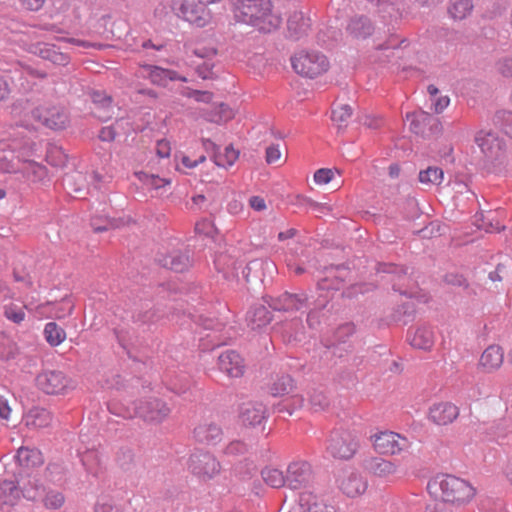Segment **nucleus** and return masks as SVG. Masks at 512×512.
Listing matches in <instances>:
<instances>
[{
  "instance_id": "obj_26",
  "label": "nucleus",
  "mask_w": 512,
  "mask_h": 512,
  "mask_svg": "<svg viewBox=\"0 0 512 512\" xmlns=\"http://www.w3.org/2000/svg\"><path fill=\"white\" fill-rule=\"evenodd\" d=\"M14 459L19 466L18 476H21L24 470L37 467L43 463L40 450L24 446L17 450Z\"/></svg>"
},
{
  "instance_id": "obj_62",
  "label": "nucleus",
  "mask_w": 512,
  "mask_h": 512,
  "mask_svg": "<svg viewBox=\"0 0 512 512\" xmlns=\"http://www.w3.org/2000/svg\"><path fill=\"white\" fill-rule=\"evenodd\" d=\"M497 71L506 78H512V55L504 56L496 63Z\"/></svg>"
},
{
  "instance_id": "obj_45",
  "label": "nucleus",
  "mask_w": 512,
  "mask_h": 512,
  "mask_svg": "<svg viewBox=\"0 0 512 512\" xmlns=\"http://www.w3.org/2000/svg\"><path fill=\"white\" fill-rule=\"evenodd\" d=\"M134 175L145 187L154 190H159L171 184L170 179L161 178L158 175L148 174L144 171H137Z\"/></svg>"
},
{
  "instance_id": "obj_16",
  "label": "nucleus",
  "mask_w": 512,
  "mask_h": 512,
  "mask_svg": "<svg viewBox=\"0 0 512 512\" xmlns=\"http://www.w3.org/2000/svg\"><path fill=\"white\" fill-rule=\"evenodd\" d=\"M295 512H337V508L330 499L305 491L299 495Z\"/></svg>"
},
{
  "instance_id": "obj_10",
  "label": "nucleus",
  "mask_w": 512,
  "mask_h": 512,
  "mask_svg": "<svg viewBox=\"0 0 512 512\" xmlns=\"http://www.w3.org/2000/svg\"><path fill=\"white\" fill-rule=\"evenodd\" d=\"M376 452L383 455H397L410 447V441L393 431H381L371 436Z\"/></svg>"
},
{
  "instance_id": "obj_44",
  "label": "nucleus",
  "mask_w": 512,
  "mask_h": 512,
  "mask_svg": "<svg viewBox=\"0 0 512 512\" xmlns=\"http://www.w3.org/2000/svg\"><path fill=\"white\" fill-rule=\"evenodd\" d=\"M472 10V0H451L448 13L453 19L462 20L466 18Z\"/></svg>"
},
{
  "instance_id": "obj_63",
  "label": "nucleus",
  "mask_w": 512,
  "mask_h": 512,
  "mask_svg": "<svg viewBox=\"0 0 512 512\" xmlns=\"http://www.w3.org/2000/svg\"><path fill=\"white\" fill-rule=\"evenodd\" d=\"M213 68L214 62L212 60L203 61L202 64L196 65V73L203 80L213 79L215 76Z\"/></svg>"
},
{
  "instance_id": "obj_2",
  "label": "nucleus",
  "mask_w": 512,
  "mask_h": 512,
  "mask_svg": "<svg viewBox=\"0 0 512 512\" xmlns=\"http://www.w3.org/2000/svg\"><path fill=\"white\" fill-rule=\"evenodd\" d=\"M234 16L238 22L263 33L276 30L282 23L281 15L273 10L271 0H236Z\"/></svg>"
},
{
  "instance_id": "obj_3",
  "label": "nucleus",
  "mask_w": 512,
  "mask_h": 512,
  "mask_svg": "<svg viewBox=\"0 0 512 512\" xmlns=\"http://www.w3.org/2000/svg\"><path fill=\"white\" fill-rule=\"evenodd\" d=\"M108 409L117 416L126 419L139 417L144 422L151 424L163 422L171 412L167 403L156 397L143 398L132 405L112 400L108 403Z\"/></svg>"
},
{
  "instance_id": "obj_24",
  "label": "nucleus",
  "mask_w": 512,
  "mask_h": 512,
  "mask_svg": "<svg viewBox=\"0 0 512 512\" xmlns=\"http://www.w3.org/2000/svg\"><path fill=\"white\" fill-rule=\"evenodd\" d=\"M266 406L262 402L248 401L242 403L239 418L244 425L256 426L266 419Z\"/></svg>"
},
{
  "instance_id": "obj_53",
  "label": "nucleus",
  "mask_w": 512,
  "mask_h": 512,
  "mask_svg": "<svg viewBox=\"0 0 512 512\" xmlns=\"http://www.w3.org/2000/svg\"><path fill=\"white\" fill-rule=\"evenodd\" d=\"M4 316L9 321L20 324L25 319L24 308L17 304L9 303L4 306Z\"/></svg>"
},
{
  "instance_id": "obj_59",
  "label": "nucleus",
  "mask_w": 512,
  "mask_h": 512,
  "mask_svg": "<svg viewBox=\"0 0 512 512\" xmlns=\"http://www.w3.org/2000/svg\"><path fill=\"white\" fill-rule=\"evenodd\" d=\"M95 512H122L121 508L109 497H100L95 505Z\"/></svg>"
},
{
  "instance_id": "obj_46",
  "label": "nucleus",
  "mask_w": 512,
  "mask_h": 512,
  "mask_svg": "<svg viewBox=\"0 0 512 512\" xmlns=\"http://www.w3.org/2000/svg\"><path fill=\"white\" fill-rule=\"evenodd\" d=\"M68 159L67 154L62 147L57 144L50 143L46 150V160L54 167H62L66 164Z\"/></svg>"
},
{
  "instance_id": "obj_39",
  "label": "nucleus",
  "mask_w": 512,
  "mask_h": 512,
  "mask_svg": "<svg viewBox=\"0 0 512 512\" xmlns=\"http://www.w3.org/2000/svg\"><path fill=\"white\" fill-rule=\"evenodd\" d=\"M347 273L343 267H331L328 269V276L318 282V287L321 290H339L342 282V276Z\"/></svg>"
},
{
  "instance_id": "obj_34",
  "label": "nucleus",
  "mask_w": 512,
  "mask_h": 512,
  "mask_svg": "<svg viewBox=\"0 0 512 512\" xmlns=\"http://www.w3.org/2000/svg\"><path fill=\"white\" fill-rule=\"evenodd\" d=\"M159 263L175 272H183L190 265L189 256L181 251H173L159 259Z\"/></svg>"
},
{
  "instance_id": "obj_48",
  "label": "nucleus",
  "mask_w": 512,
  "mask_h": 512,
  "mask_svg": "<svg viewBox=\"0 0 512 512\" xmlns=\"http://www.w3.org/2000/svg\"><path fill=\"white\" fill-rule=\"evenodd\" d=\"M352 116V108L348 104H335L332 108L331 119L339 128L347 126Z\"/></svg>"
},
{
  "instance_id": "obj_43",
  "label": "nucleus",
  "mask_w": 512,
  "mask_h": 512,
  "mask_svg": "<svg viewBox=\"0 0 512 512\" xmlns=\"http://www.w3.org/2000/svg\"><path fill=\"white\" fill-rule=\"evenodd\" d=\"M67 468L61 462L49 463L45 469V478L54 485H62L66 481Z\"/></svg>"
},
{
  "instance_id": "obj_1",
  "label": "nucleus",
  "mask_w": 512,
  "mask_h": 512,
  "mask_svg": "<svg viewBox=\"0 0 512 512\" xmlns=\"http://www.w3.org/2000/svg\"><path fill=\"white\" fill-rule=\"evenodd\" d=\"M33 131L25 121L12 128L7 139L0 140V150H10V155L0 156V171L5 173H22L27 181L37 184L43 183L48 176L47 168L31 160L36 149V144L28 134Z\"/></svg>"
},
{
  "instance_id": "obj_47",
  "label": "nucleus",
  "mask_w": 512,
  "mask_h": 512,
  "mask_svg": "<svg viewBox=\"0 0 512 512\" xmlns=\"http://www.w3.org/2000/svg\"><path fill=\"white\" fill-rule=\"evenodd\" d=\"M261 476L264 482L272 488L286 487L285 475L276 468H264L261 471Z\"/></svg>"
},
{
  "instance_id": "obj_61",
  "label": "nucleus",
  "mask_w": 512,
  "mask_h": 512,
  "mask_svg": "<svg viewBox=\"0 0 512 512\" xmlns=\"http://www.w3.org/2000/svg\"><path fill=\"white\" fill-rule=\"evenodd\" d=\"M216 231L214 223L206 218L201 219L195 224V232L198 235L212 237Z\"/></svg>"
},
{
  "instance_id": "obj_28",
  "label": "nucleus",
  "mask_w": 512,
  "mask_h": 512,
  "mask_svg": "<svg viewBox=\"0 0 512 512\" xmlns=\"http://www.w3.org/2000/svg\"><path fill=\"white\" fill-rule=\"evenodd\" d=\"M92 103L94 105L93 115L100 121H108L114 113L111 96L103 91H93L91 94Z\"/></svg>"
},
{
  "instance_id": "obj_49",
  "label": "nucleus",
  "mask_w": 512,
  "mask_h": 512,
  "mask_svg": "<svg viewBox=\"0 0 512 512\" xmlns=\"http://www.w3.org/2000/svg\"><path fill=\"white\" fill-rule=\"evenodd\" d=\"M42 496L43 506L49 510L60 509L65 502V497L63 493L60 491L52 489H49L47 491L45 490Z\"/></svg>"
},
{
  "instance_id": "obj_11",
  "label": "nucleus",
  "mask_w": 512,
  "mask_h": 512,
  "mask_svg": "<svg viewBox=\"0 0 512 512\" xmlns=\"http://www.w3.org/2000/svg\"><path fill=\"white\" fill-rule=\"evenodd\" d=\"M24 308L34 311L39 317L62 319L72 314L74 301L72 296H65L59 302H46L34 305L33 301L27 300Z\"/></svg>"
},
{
  "instance_id": "obj_8",
  "label": "nucleus",
  "mask_w": 512,
  "mask_h": 512,
  "mask_svg": "<svg viewBox=\"0 0 512 512\" xmlns=\"http://www.w3.org/2000/svg\"><path fill=\"white\" fill-rule=\"evenodd\" d=\"M31 116L52 130L64 129L69 122V116L64 107L49 103L33 108Z\"/></svg>"
},
{
  "instance_id": "obj_41",
  "label": "nucleus",
  "mask_w": 512,
  "mask_h": 512,
  "mask_svg": "<svg viewBox=\"0 0 512 512\" xmlns=\"http://www.w3.org/2000/svg\"><path fill=\"white\" fill-rule=\"evenodd\" d=\"M348 31L355 37L366 38L372 34L373 26L369 18L359 16L351 19L348 25Z\"/></svg>"
},
{
  "instance_id": "obj_36",
  "label": "nucleus",
  "mask_w": 512,
  "mask_h": 512,
  "mask_svg": "<svg viewBox=\"0 0 512 512\" xmlns=\"http://www.w3.org/2000/svg\"><path fill=\"white\" fill-rule=\"evenodd\" d=\"M407 120L410 122V130L421 136L427 135V126L434 121L430 114L420 111L414 113H408L406 115Z\"/></svg>"
},
{
  "instance_id": "obj_23",
  "label": "nucleus",
  "mask_w": 512,
  "mask_h": 512,
  "mask_svg": "<svg viewBox=\"0 0 512 512\" xmlns=\"http://www.w3.org/2000/svg\"><path fill=\"white\" fill-rule=\"evenodd\" d=\"M218 367L222 372L234 378L241 377L245 371L243 358L234 350H226L219 355Z\"/></svg>"
},
{
  "instance_id": "obj_25",
  "label": "nucleus",
  "mask_w": 512,
  "mask_h": 512,
  "mask_svg": "<svg viewBox=\"0 0 512 512\" xmlns=\"http://www.w3.org/2000/svg\"><path fill=\"white\" fill-rule=\"evenodd\" d=\"M435 334L433 328L428 325H420L415 329H409L407 341L409 344L420 350H430L434 345Z\"/></svg>"
},
{
  "instance_id": "obj_15",
  "label": "nucleus",
  "mask_w": 512,
  "mask_h": 512,
  "mask_svg": "<svg viewBox=\"0 0 512 512\" xmlns=\"http://www.w3.org/2000/svg\"><path fill=\"white\" fill-rule=\"evenodd\" d=\"M311 479V466L304 460L291 462L285 473L286 487L291 490L305 488Z\"/></svg>"
},
{
  "instance_id": "obj_37",
  "label": "nucleus",
  "mask_w": 512,
  "mask_h": 512,
  "mask_svg": "<svg viewBox=\"0 0 512 512\" xmlns=\"http://www.w3.org/2000/svg\"><path fill=\"white\" fill-rule=\"evenodd\" d=\"M191 8L186 22L199 28L205 27L210 23L212 16L207 6L194 2Z\"/></svg>"
},
{
  "instance_id": "obj_51",
  "label": "nucleus",
  "mask_w": 512,
  "mask_h": 512,
  "mask_svg": "<svg viewBox=\"0 0 512 512\" xmlns=\"http://www.w3.org/2000/svg\"><path fill=\"white\" fill-rule=\"evenodd\" d=\"M304 405V397L299 394H294L286 399H284L281 403L275 406V409L281 412H287L289 415H292L294 411L300 409Z\"/></svg>"
},
{
  "instance_id": "obj_58",
  "label": "nucleus",
  "mask_w": 512,
  "mask_h": 512,
  "mask_svg": "<svg viewBox=\"0 0 512 512\" xmlns=\"http://www.w3.org/2000/svg\"><path fill=\"white\" fill-rule=\"evenodd\" d=\"M238 158V152L231 146L225 148L223 155L215 156V163L218 166H232Z\"/></svg>"
},
{
  "instance_id": "obj_6",
  "label": "nucleus",
  "mask_w": 512,
  "mask_h": 512,
  "mask_svg": "<svg viewBox=\"0 0 512 512\" xmlns=\"http://www.w3.org/2000/svg\"><path fill=\"white\" fill-rule=\"evenodd\" d=\"M357 449L358 440L353 432L343 429L331 432L327 451L334 458L348 460L354 456Z\"/></svg>"
},
{
  "instance_id": "obj_60",
  "label": "nucleus",
  "mask_w": 512,
  "mask_h": 512,
  "mask_svg": "<svg viewBox=\"0 0 512 512\" xmlns=\"http://www.w3.org/2000/svg\"><path fill=\"white\" fill-rule=\"evenodd\" d=\"M182 94L188 98L195 99L197 102L203 103H209L213 98V94L209 91H200L190 88H185Z\"/></svg>"
},
{
  "instance_id": "obj_5",
  "label": "nucleus",
  "mask_w": 512,
  "mask_h": 512,
  "mask_svg": "<svg viewBox=\"0 0 512 512\" xmlns=\"http://www.w3.org/2000/svg\"><path fill=\"white\" fill-rule=\"evenodd\" d=\"M294 71L307 78H316L329 68L327 57L317 51H301L291 58Z\"/></svg>"
},
{
  "instance_id": "obj_55",
  "label": "nucleus",
  "mask_w": 512,
  "mask_h": 512,
  "mask_svg": "<svg viewBox=\"0 0 512 512\" xmlns=\"http://www.w3.org/2000/svg\"><path fill=\"white\" fill-rule=\"evenodd\" d=\"M495 123L510 138H512V112L500 111L495 116Z\"/></svg>"
},
{
  "instance_id": "obj_56",
  "label": "nucleus",
  "mask_w": 512,
  "mask_h": 512,
  "mask_svg": "<svg viewBox=\"0 0 512 512\" xmlns=\"http://www.w3.org/2000/svg\"><path fill=\"white\" fill-rule=\"evenodd\" d=\"M30 103L27 98H19L15 100L11 105V115L15 118L24 117L26 118L28 114H31Z\"/></svg>"
},
{
  "instance_id": "obj_14",
  "label": "nucleus",
  "mask_w": 512,
  "mask_h": 512,
  "mask_svg": "<svg viewBox=\"0 0 512 512\" xmlns=\"http://www.w3.org/2000/svg\"><path fill=\"white\" fill-rule=\"evenodd\" d=\"M475 142L487 161L494 162L502 158L504 142L495 132L481 130L476 134Z\"/></svg>"
},
{
  "instance_id": "obj_52",
  "label": "nucleus",
  "mask_w": 512,
  "mask_h": 512,
  "mask_svg": "<svg viewBox=\"0 0 512 512\" xmlns=\"http://www.w3.org/2000/svg\"><path fill=\"white\" fill-rule=\"evenodd\" d=\"M190 385V380L185 373L171 377L168 382V388L178 395L185 394L190 389Z\"/></svg>"
},
{
  "instance_id": "obj_17",
  "label": "nucleus",
  "mask_w": 512,
  "mask_h": 512,
  "mask_svg": "<svg viewBox=\"0 0 512 512\" xmlns=\"http://www.w3.org/2000/svg\"><path fill=\"white\" fill-rule=\"evenodd\" d=\"M269 306L276 311H299L307 308L308 297L305 293L284 292L276 298H271Z\"/></svg>"
},
{
  "instance_id": "obj_30",
  "label": "nucleus",
  "mask_w": 512,
  "mask_h": 512,
  "mask_svg": "<svg viewBox=\"0 0 512 512\" xmlns=\"http://www.w3.org/2000/svg\"><path fill=\"white\" fill-rule=\"evenodd\" d=\"M503 360L502 348L498 345H490L481 354L479 365L485 372H492L501 367Z\"/></svg>"
},
{
  "instance_id": "obj_21",
  "label": "nucleus",
  "mask_w": 512,
  "mask_h": 512,
  "mask_svg": "<svg viewBox=\"0 0 512 512\" xmlns=\"http://www.w3.org/2000/svg\"><path fill=\"white\" fill-rule=\"evenodd\" d=\"M368 487L366 478L356 471H345L339 479V488L348 497L362 495Z\"/></svg>"
},
{
  "instance_id": "obj_27",
  "label": "nucleus",
  "mask_w": 512,
  "mask_h": 512,
  "mask_svg": "<svg viewBox=\"0 0 512 512\" xmlns=\"http://www.w3.org/2000/svg\"><path fill=\"white\" fill-rule=\"evenodd\" d=\"M311 20L302 11L293 12L287 20L288 36L299 40L308 34Z\"/></svg>"
},
{
  "instance_id": "obj_22",
  "label": "nucleus",
  "mask_w": 512,
  "mask_h": 512,
  "mask_svg": "<svg viewBox=\"0 0 512 512\" xmlns=\"http://www.w3.org/2000/svg\"><path fill=\"white\" fill-rule=\"evenodd\" d=\"M459 416V408L451 402H438L430 406L428 418L436 425L451 424Z\"/></svg>"
},
{
  "instance_id": "obj_32",
  "label": "nucleus",
  "mask_w": 512,
  "mask_h": 512,
  "mask_svg": "<svg viewBox=\"0 0 512 512\" xmlns=\"http://www.w3.org/2000/svg\"><path fill=\"white\" fill-rule=\"evenodd\" d=\"M22 496V486L19 480H3L0 483L1 505L14 506Z\"/></svg>"
},
{
  "instance_id": "obj_54",
  "label": "nucleus",
  "mask_w": 512,
  "mask_h": 512,
  "mask_svg": "<svg viewBox=\"0 0 512 512\" xmlns=\"http://www.w3.org/2000/svg\"><path fill=\"white\" fill-rule=\"evenodd\" d=\"M193 1L190 0H171L170 7L173 13L186 21L190 10L192 9Z\"/></svg>"
},
{
  "instance_id": "obj_64",
  "label": "nucleus",
  "mask_w": 512,
  "mask_h": 512,
  "mask_svg": "<svg viewBox=\"0 0 512 512\" xmlns=\"http://www.w3.org/2000/svg\"><path fill=\"white\" fill-rule=\"evenodd\" d=\"M452 505L441 498H434L432 502L427 504L426 512H452Z\"/></svg>"
},
{
  "instance_id": "obj_31",
  "label": "nucleus",
  "mask_w": 512,
  "mask_h": 512,
  "mask_svg": "<svg viewBox=\"0 0 512 512\" xmlns=\"http://www.w3.org/2000/svg\"><path fill=\"white\" fill-rule=\"evenodd\" d=\"M377 273H387L392 274L393 277L390 281L393 282V289L398 291L402 295H406L409 297H413L414 293L412 291L402 290V284L394 282L395 279L399 281L402 279H408L407 277V269L403 267H399L393 263H378L376 266Z\"/></svg>"
},
{
  "instance_id": "obj_13",
  "label": "nucleus",
  "mask_w": 512,
  "mask_h": 512,
  "mask_svg": "<svg viewBox=\"0 0 512 512\" xmlns=\"http://www.w3.org/2000/svg\"><path fill=\"white\" fill-rule=\"evenodd\" d=\"M363 465V468L368 474L384 482L393 483L399 478V467L390 460L380 457H370L364 461Z\"/></svg>"
},
{
  "instance_id": "obj_9",
  "label": "nucleus",
  "mask_w": 512,
  "mask_h": 512,
  "mask_svg": "<svg viewBox=\"0 0 512 512\" xmlns=\"http://www.w3.org/2000/svg\"><path fill=\"white\" fill-rule=\"evenodd\" d=\"M98 446L99 441L91 439L88 435L83 433L79 435L77 454L80 457L85 470L94 476H97L102 469V458L97 449Z\"/></svg>"
},
{
  "instance_id": "obj_19",
  "label": "nucleus",
  "mask_w": 512,
  "mask_h": 512,
  "mask_svg": "<svg viewBox=\"0 0 512 512\" xmlns=\"http://www.w3.org/2000/svg\"><path fill=\"white\" fill-rule=\"evenodd\" d=\"M355 333V326L352 323H345L340 325L333 333L332 339L324 340L323 344L329 353L338 355L340 358L343 356L342 352H349L350 346L344 348L339 347L341 344H346L347 340Z\"/></svg>"
},
{
  "instance_id": "obj_40",
  "label": "nucleus",
  "mask_w": 512,
  "mask_h": 512,
  "mask_svg": "<svg viewBox=\"0 0 512 512\" xmlns=\"http://www.w3.org/2000/svg\"><path fill=\"white\" fill-rule=\"evenodd\" d=\"M294 389V380L290 375L278 376L270 385L269 392L273 397H282Z\"/></svg>"
},
{
  "instance_id": "obj_38",
  "label": "nucleus",
  "mask_w": 512,
  "mask_h": 512,
  "mask_svg": "<svg viewBox=\"0 0 512 512\" xmlns=\"http://www.w3.org/2000/svg\"><path fill=\"white\" fill-rule=\"evenodd\" d=\"M146 70L148 71L151 82L159 86H166L176 77L175 70L162 68L160 66L148 65L146 66Z\"/></svg>"
},
{
  "instance_id": "obj_18",
  "label": "nucleus",
  "mask_w": 512,
  "mask_h": 512,
  "mask_svg": "<svg viewBox=\"0 0 512 512\" xmlns=\"http://www.w3.org/2000/svg\"><path fill=\"white\" fill-rule=\"evenodd\" d=\"M28 51L40 58L50 61L54 65L66 66L70 62L67 53L59 50L54 44L37 42L29 46Z\"/></svg>"
},
{
  "instance_id": "obj_20",
  "label": "nucleus",
  "mask_w": 512,
  "mask_h": 512,
  "mask_svg": "<svg viewBox=\"0 0 512 512\" xmlns=\"http://www.w3.org/2000/svg\"><path fill=\"white\" fill-rule=\"evenodd\" d=\"M193 437L198 443L216 445L222 440L223 430L216 422L204 420L194 428Z\"/></svg>"
},
{
  "instance_id": "obj_42",
  "label": "nucleus",
  "mask_w": 512,
  "mask_h": 512,
  "mask_svg": "<svg viewBox=\"0 0 512 512\" xmlns=\"http://www.w3.org/2000/svg\"><path fill=\"white\" fill-rule=\"evenodd\" d=\"M46 342L52 346L57 347L66 339L65 330L55 322H48L43 331Z\"/></svg>"
},
{
  "instance_id": "obj_50",
  "label": "nucleus",
  "mask_w": 512,
  "mask_h": 512,
  "mask_svg": "<svg viewBox=\"0 0 512 512\" xmlns=\"http://www.w3.org/2000/svg\"><path fill=\"white\" fill-rule=\"evenodd\" d=\"M444 173L439 167H428L419 173V181L422 184L440 185L443 181Z\"/></svg>"
},
{
  "instance_id": "obj_7",
  "label": "nucleus",
  "mask_w": 512,
  "mask_h": 512,
  "mask_svg": "<svg viewBox=\"0 0 512 512\" xmlns=\"http://www.w3.org/2000/svg\"><path fill=\"white\" fill-rule=\"evenodd\" d=\"M190 472L201 480L207 481L215 477L221 469L217 458L207 451L198 450L191 454L188 461Z\"/></svg>"
},
{
  "instance_id": "obj_12",
  "label": "nucleus",
  "mask_w": 512,
  "mask_h": 512,
  "mask_svg": "<svg viewBox=\"0 0 512 512\" xmlns=\"http://www.w3.org/2000/svg\"><path fill=\"white\" fill-rule=\"evenodd\" d=\"M37 387L46 394H63L72 388V381L60 370H45L36 377Z\"/></svg>"
},
{
  "instance_id": "obj_29",
  "label": "nucleus",
  "mask_w": 512,
  "mask_h": 512,
  "mask_svg": "<svg viewBox=\"0 0 512 512\" xmlns=\"http://www.w3.org/2000/svg\"><path fill=\"white\" fill-rule=\"evenodd\" d=\"M53 415L43 407H32L23 416V423L29 429H42L51 425Z\"/></svg>"
},
{
  "instance_id": "obj_33",
  "label": "nucleus",
  "mask_w": 512,
  "mask_h": 512,
  "mask_svg": "<svg viewBox=\"0 0 512 512\" xmlns=\"http://www.w3.org/2000/svg\"><path fill=\"white\" fill-rule=\"evenodd\" d=\"M271 313L264 305H255L248 312L246 321L252 330L261 329L271 321Z\"/></svg>"
},
{
  "instance_id": "obj_4",
  "label": "nucleus",
  "mask_w": 512,
  "mask_h": 512,
  "mask_svg": "<svg viewBox=\"0 0 512 512\" xmlns=\"http://www.w3.org/2000/svg\"><path fill=\"white\" fill-rule=\"evenodd\" d=\"M427 490L434 498H441L453 505L469 502L475 489L465 480L453 475H437L427 484Z\"/></svg>"
},
{
  "instance_id": "obj_35",
  "label": "nucleus",
  "mask_w": 512,
  "mask_h": 512,
  "mask_svg": "<svg viewBox=\"0 0 512 512\" xmlns=\"http://www.w3.org/2000/svg\"><path fill=\"white\" fill-rule=\"evenodd\" d=\"M20 477L22 496L25 499L35 501L43 495L45 487L36 476H29L28 479L23 478L22 475Z\"/></svg>"
},
{
  "instance_id": "obj_57",
  "label": "nucleus",
  "mask_w": 512,
  "mask_h": 512,
  "mask_svg": "<svg viewBox=\"0 0 512 512\" xmlns=\"http://www.w3.org/2000/svg\"><path fill=\"white\" fill-rule=\"evenodd\" d=\"M120 221L114 218H92L91 220V226L95 232H103L107 231L110 228H116L119 227Z\"/></svg>"
}]
</instances>
